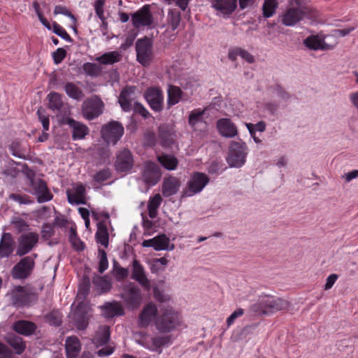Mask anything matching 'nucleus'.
Instances as JSON below:
<instances>
[{
    "label": "nucleus",
    "mask_w": 358,
    "mask_h": 358,
    "mask_svg": "<svg viewBox=\"0 0 358 358\" xmlns=\"http://www.w3.org/2000/svg\"><path fill=\"white\" fill-rule=\"evenodd\" d=\"M111 177V171L108 168L103 169L96 172L94 176L93 179L95 182L98 183H102L109 179Z\"/></svg>",
    "instance_id": "52"
},
{
    "label": "nucleus",
    "mask_w": 358,
    "mask_h": 358,
    "mask_svg": "<svg viewBox=\"0 0 358 358\" xmlns=\"http://www.w3.org/2000/svg\"><path fill=\"white\" fill-rule=\"evenodd\" d=\"M132 266L131 278L137 281L145 289L149 290L151 285L146 276L143 266L136 259L133 261Z\"/></svg>",
    "instance_id": "22"
},
{
    "label": "nucleus",
    "mask_w": 358,
    "mask_h": 358,
    "mask_svg": "<svg viewBox=\"0 0 358 358\" xmlns=\"http://www.w3.org/2000/svg\"><path fill=\"white\" fill-rule=\"evenodd\" d=\"M289 305V302L284 299L264 295L260 296L257 302L251 306L250 310L258 315H270L286 310Z\"/></svg>",
    "instance_id": "2"
},
{
    "label": "nucleus",
    "mask_w": 358,
    "mask_h": 358,
    "mask_svg": "<svg viewBox=\"0 0 358 358\" xmlns=\"http://www.w3.org/2000/svg\"><path fill=\"white\" fill-rule=\"evenodd\" d=\"M139 345L152 352H156L161 354L162 348L167 346L171 343V336H156L151 337L144 334L137 340Z\"/></svg>",
    "instance_id": "5"
},
{
    "label": "nucleus",
    "mask_w": 358,
    "mask_h": 358,
    "mask_svg": "<svg viewBox=\"0 0 358 358\" xmlns=\"http://www.w3.org/2000/svg\"><path fill=\"white\" fill-rule=\"evenodd\" d=\"M180 186V181L175 177H169L165 178L163 184L162 192L164 196L169 197L177 193Z\"/></svg>",
    "instance_id": "32"
},
{
    "label": "nucleus",
    "mask_w": 358,
    "mask_h": 358,
    "mask_svg": "<svg viewBox=\"0 0 358 358\" xmlns=\"http://www.w3.org/2000/svg\"><path fill=\"white\" fill-rule=\"evenodd\" d=\"M136 90V87L134 86H127L122 90L119 96V103L123 110H131Z\"/></svg>",
    "instance_id": "25"
},
{
    "label": "nucleus",
    "mask_w": 358,
    "mask_h": 358,
    "mask_svg": "<svg viewBox=\"0 0 358 358\" xmlns=\"http://www.w3.org/2000/svg\"><path fill=\"white\" fill-rule=\"evenodd\" d=\"M158 162L167 170H175L178 165V159L171 155L162 154L157 156Z\"/></svg>",
    "instance_id": "40"
},
{
    "label": "nucleus",
    "mask_w": 358,
    "mask_h": 358,
    "mask_svg": "<svg viewBox=\"0 0 358 358\" xmlns=\"http://www.w3.org/2000/svg\"><path fill=\"white\" fill-rule=\"evenodd\" d=\"M0 358H13V351L1 342H0Z\"/></svg>",
    "instance_id": "62"
},
{
    "label": "nucleus",
    "mask_w": 358,
    "mask_h": 358,
    "mask_svg": "<svg viewBox=\"0 0 358 358\" xmlns=\"http://www.w3.org/2000/svg\"><path fill=\"white\" fill-rule=\"evenodd\" d=\"M75 325L78 330H84L88 325V315L86 307L83 303H79L74 313Z\"/></svg>",
    "instance_id": "27"
},
{
    "label": "nucleus",
    "mask_w": 358,
    "mask_h": 358,
    "mask_svg": "<svg viewBox=\"0 0 358 358\" xmlns=\"http://www.w3.org/2000/svg\"><path fill=\"white\" fill-rule=\"evenodd\" d=\"M39 235L37 232L29 231L22 234L17 238L16 255L22 257L31 252L38 244Z\"/></svg>",
    "instance_id": "10"
},
{
    "label": "nucleus",
    "mask_w": 358,
    "mask_h": 358,
    "mask_svg": "<svg viewBox=\"0 0 358 358\" xmlns=\"http://www.w3.org/2000/svg\"><path fill=\"white\" fill-rule=\"evenodd\" d=\"M14 227L17 230L18 232L27 231L29 229V225L26 221L20 217L14 219L12 222Z\"/></svg>",
    "instance_id": "54"
},
{
    "label": "nucleus",
    "mask_w": 358,
    "mask_h": 358,
    "mask_svg": "<svg viewBox=\"0 0 358 358\" xmlns=\"http://www.w3.org/2000/svg\"><path fill=\"white\" fill-rule=\"evenodd\" d=\"M66 122L72 130L73 140L83 139L90 132L89 128L85 124L73 118H67Z\"/></svg>",
    "instance_id": "24"
},
{
    "label": "nucleus",
    "mask_w": 358,
    "mask_h": 358,
    "mask_svg": "<svg viewBox=\"0 0 358 358\" xmlns=\"http://www.w3.org/2000/svg\"><path fill=\"white\" fill-rule=\"evenodd\" d=\"M48 107L52 111L66 113L68 108L64 105L61 94L57 92H50L48 95Z\"/></svg>",
    "instance_id": "31"
},
{
    "label": "nucleus",
    "mask_w": 358,
    "mask_h": 358,
    "mask_svg": "<svg viewBox=\"0 0 358 358\" xmlns=\"http://www.w3.org/2000/svg\"><path fill=\"white\" fill-rule=\"evenodd\" d=\"M29 185L31 187L29 192L36 196L39 203L52 200L53 195L49 191L46 182L42 179L29 177Z\"/></svg>",
    "instance_id": "11"
},
{
    "label": "nucleus",
    "mask_w": 358,
    "mask_h": 358,
    "mask_svg": "<svg viewBox=\"0 0 358 358\" xmlns=\"http://www.w3.org/2000/svg\"><path fill=\"white\" fill-rule=\"evenodd\" d=\"M113 269L115 275L118 280L124 279L129 274L128 270L120 266L117 262L114 263Z\"/></svg>",
    "instance_id": "56"
},
{
    "label": "nucleus",
    "mask_w": 358,
    "mask_h": 358,
    "mask_svg": "<svg viewBox=\"0 0 358 358\" xmlns=\"http://www.w3.org/2000/svg\"><path fill=\"white\" fill-rule=\"evenodd\" d=\"M65 348L68 357L75 358L81 350V345L76 336H69L65 341Z\"/></svg>",
    "instance_id": "35"
},
{
    "label": "nucleus",
    "mask_w": 358,
    "mask_h": 358,
    "mask_svg": "<svg viewBox=\"0 0 358 358\" xmlns=\"http://www.w3.org/2000/svg\"><path fill=\"white\" fill-rule=\"evenodd\" d=\"M37 300V294L27 287L18 286L11 293V303L16 307L29 306Z\"/></svg>",
    "instance_id": "4"
},
{
    "label": "nucleus",
    "mask_w": 358,
    "mask_h": 358,
    "mask_svg": "<svg viewBox=\"0 0 358 358\" xmlns=\"http://www.w3.org/2000/svg\"><path fill=\"white\" fill-rule=\"evenodd\" d=\"M213 7L223 15H230L237 6V0H213Z\"/></svg>",
    "instance_id": "30"
},
{
    "label": "nucleus",
    "mask_w": 358,
    "mask_h": 358,
    "mask_svg": "<svg viewBox=\"0 0 358 358\" xmlns=\"http://www.w3.org/2000/svg\"><path fill=\"white\" fill-rule=\"evenodd\" d=\"M38 120L41 122L44 131H48L50 127L49 115L46 113L45 110L39 108L36 112Z\"/></svg>",
    "instance_id": "50"
},
{
    "label": "nucleus",
    "mask_w": 358,
    "mask_h": 358,
    "mask_svg": "<svg viewBox=\"0 0 358 358\" xmlns=\"http://www.w3.org/2000/svg\"><path fill=\"white\" fill-rule=\"evenodd\" d=\"M120 296L126 307L129 310L138 308L142 301L141 289L134 283L127 285L124 288Z\"/></svg>",
    "instance_id": "9"
},
{
    "label": "nucleus",
    "mask_w": 358,
    "mask_h": 358,
    "mask_svg": "<svg viewBox=\"0 0 358 358\" xmlns=\"http://www.w3.org/2000/svg\"><path fill=\"white\" fill-rule=\"evenodd\" d=\"M103 101L98 96H92L83 103L82 114L85 119L92 120L103 113Z\"/></svg>",
    "instance_id": "12"
},
{
    "label": "nucleus",
    "mask_w": 358,
    "mask_h": 358,
    "mask_svg": "<svg viewBox=\"0 0 358 358\" xmlns=\"http://www.w3.org/2000/svg\"><path fill=\"white\" fill-rule=\"evenodd\" d=\"M15 241L10 233L2 234L0 240V258H6L14 251Z\"/></svg>",
    "instance_id": "26"
},
{
    "label": "nucleus",
    "mask_w": 358,
    "mask_h": 358,
    "mask_svg": "<svg viewBox=\"0 0 358 358\" xmlns=\"http://www.w3.org/2000/svg\"><path fill=\"white\" fill-rule=\"evenodd\" d=\"M131 22L134 27H150L154 22L153 16L150 10V6L145 5L137 11L131 15Z\"/></svg>",
    "instance_id": "14"
},
{
    "label": "nucleus",
    "mask_w": 358,
    "mask_h": 358,
    "mask_svg": "<svg viewBox=\"0 0 358 358\" xmlns=\"http://www.w3.org/2000/svg\"><path fill=\"white\" fill-rule=\"evenodd\" d=\"M38 257L37 254H32L20 260L12 269V276L15 279H25L33 271L35 266L34 259Z\"/></svg>",
    "instance_id": "8"
},
{
    "label": "nucleus",
    "mask_w": 358,
    "mask_h": 358,
    "mask_svg": "<svg viewBox=\"0 0 358 358\" xmlns=\"http://www.w3.org/2000/svg\"><path fill=\"white\" fill-rule=\"evenodd\" d=\"M206 110V108H204L203 110L200 108H196L189 113L188 124L192 128L195 129L196 128V126L199 123H202L204 122L203 115L205 114Z\"/></svg>",
    "instance_id": "42"
},
{
    "label": "nucleus",
    "mask_w": 358,
    "mask_h": 358,
    "mask_svg": "<svg viewBox=\"0 0 358 358\" xmlns=\"http://www.w3.org/2000/svg\"><path fill=\"white\" fill-rule=\"evenodd\" d=\"M181 21L180 13L176 10H173L168 13V29H171V31H175L179 27ZM169 29L166 31V33Z\"/></svg>",
    "instance_id": "46"
},
{
    "label": "nucleus",
    "mask_w": 358,
    "mask_h": 358,
    "mask_svg": "<svg viewBox=\"0 0 358 358\" xmlns=\"http://www.w3.org/2000/svg\"><path fill=\"white\" fill-rule=\"evenodd\" d=\"M158 310L156 305L149 303L142 309L138 316V324L141 327H147L150 323L156 320L158 315Z\"/></svg>",
    "instance_id": "19"
},
{
    "label": "nucleus",
    "mask_w": 358,
    "mask_h": 358,
    "mask_svg": "<svg viewBox=\"0 0 358 358\" xmlns=\"http://www.w3.org/2000/svg\"><path fill=\"white\" fill-rule=\"evenodd\" d=\"M103 315L106 318H113L124 314L122 304L118 301L107 302L101 306Z\"/></svg>",
    "instance_id": "29"
},
{
    "label": "nucleus",
    "mask_w": 358,
    "mask_h": 358,
    "mask_svg": "<svg viewBox=\"0 0 358 358\" xmlns=\"http://www.w3.org/2000/svg\"><path fill=\"white\" fill-rule=\"evenodd\" d=\"M167 108H171L173 106L176 105L180 101H187L188 98H185L183 92L177 86L170 85L167 90Z\"/></svg>",
    "instance_id": "28"
},
{
    "label": "nucleus",
    "mask_w": 358,
    "mask_h": 358,
    "mask_svg": "<svg viewBox=\"0 0 358 358\" xmlns=\"http://www.w3.org/2000/svg\"><path fill=\"white\" fill-rule=\"evenodd\" d=\"M170 240L164 234H161L154 237L153 238L145 240L142 245L143 247H152L155 250H173L174 245L169 247Z\"/></svg>",
    "instance_id": "21"
},
{
    "label": "nucleus",
    "mask_w": 358,
    "mask_h": 358,
    "mask_svg": "<svg viewBox=\"0 0 358 358\" xmlns=\"http://www.w3.org/2000/svg\"><path fill=\"white\" fill-rule=\"evenodd\" d=\"M7 343L14 350L16 355H22L26 349V343L19 336L10 335L6 338Z\"/></svg>",
    "instance_id": "36"
},
{
    "label": "nucleus",
    "mask_w": 358,
    "mask_h": 358,
    "mask_svg": "<svg viewBox=\"0 0 358 358\" xmlns=\"http://www.w3.org/2000/svg\"><path fill=\"white\" fill-rule=\"evenodd\" d=\"M10 199L19 203L20 204H31L33 203L29 196L27 195H21L17 194H11L9 196Z\"/></svg>",
    "instance_id": "58"
},
{
    "label": "nucleus",
    "mask_w": 358,
    "mask_h": 358,
    "mask_svg": "<svg viewBox=\"0 0 358 358\" xmlns=\"http://www.w3.org/2000/svg\"><path fill=\"white\" fill-rule=\"evenodd\" d=\"M106 0H96L93 4L96 16L104 23V6Z\"/></svg>",
    "instance_id": "51"
},
{
    "label": "nucleus",
    "mask_w": 358,
    "mask_h": 358,
    "mask_svg": "<svg viewBox=\"0 0 358 358\" xmlns=\"http://www.w3.org/2000/svg\"><path fill=\"white\" fill-rule=\"evenodd\" d=\"M306 13L301 8H289L282 15V23L285 26H294L301 20Z\"/></svg>",
    "instance_id": "23"
},
{
    "label": "nucleus",
    "mask_w": 358,
    "mask_h": 358,
    "mask_svg": "<svg viewBox=\"0 0 358 358\" xmlns=\"http://www.w3.org/2000/svg\"><path fill=\"white\" fill-rule=\"evenodd\" d=\"M85 73L91 77H97L101 75V67L94 63L86 62L83 65Z\"/></svg>",
    "instance_id": "49"
},
{
    "label": "nucleus",
    "mask_w": 358,
    "mask_h": 358,
    "mask_svg": "<svg viewBox=\"0 0 358 358\" xmlns=\"http://www.w3.org/2000/svg\"><path fill=\"white\" fill-rule=\"evenodd\" d=\"M244 314V310L243 308H238L235 311H234L229 317L227 319V324L228 327L232 325L235 320L241 317Z\"/></svg>",
    "instance_id": "60"
},
{
    "label": "nucleus",
    "mask_w": 358,
    "mask_h": 358,
    "mask_svg": "<svg viewBox=\"0 0 358 358\" xmlns=\"http://www.w3.org/2000/svg\"><path fill=\"white\" fill-rule=\"evenodd\" d=\"M159 138L161 145L163 147H171L175 141V135L173 133L167 130L165 127H159Z\"/></svg>",
    "instance_id": "41"
},
{
    "label": "nucleus",
    "mask_w": 358,
    "mask_h": 358,
    "mask_svg": "<svg viewBox=\"0 0 358 358\" xmlns=\"http://www.w3.org/2000/svg\"><path fill=\"white\" fill-rule=\"evenodd\" d=\"M64 89L66 94L73 99L80 101L84 98L85 94L83 90L72 82L66 83Z\"/></svg>",
    "instance_id": "38"
},
{
    "label": "nucleus",
    "mask_w": 358,
    "mask_h": 358,
    "mask_svg": "<svg viewBox=\"0 0 358 358\" xmlns=\"http://www.w3.org/2000/svg\"><path fill=\"white\" fill-rule=\"evenodd\" d=\"M66 196L71 205L86 204V189L81 183L75 184L71 189H67Z\"/></svg>",
    "instance_id": "18"
},
{
    "label": "nucleus",
    "mask_w": 358,
    "mask_h": 358,
    "mask_svg": "<svg viewBox=\"0 0 358 358\" xmlns=\"http://www.w3.org/2000/svg\"><path fill=\"white\" fill-rule=\"evenodd\" d=\"M54 13L55 15L62 14L73 20H76L74 15L65 6L61 5H57L55 7Z\"/></svg>",
    "instance_id": "61"
},
{
    "label": "nucleus",
    "mask_w": 358,
    "mask_h": 358,
    "mask_svg": "<svg viewBox=\"0 0 358 358\" xmlns=\"http://www.w3.org/2000/svg\"><path fill=\"white\" fill-rule=\"evenodd\" d=\"M13 329L17 333L27 336L35 332L36 325L32 322L19 320L13 324Z\"/></svg>",
    "instance_id": "33"
},
{
    "label": "nucleus",
    "mask_w": 358,
    "mask_h": 358,
    "mask_svg": "<svg viewBox=\"0 0 358 358\" xmlns=\"http://www.w3.org/2000/svg\"><path fill=\"white\" fill-rule=\"evenodd\" d=\"M264 108L271 115H275L279 109V103L276 101H269L265 103Z\"/></svg>",
    "instance_id": "64"
},
{
    "label": "nucleus",
    "mask_w": 358,
    "mask_h": 358,
    "mask_svg": "<svg viewBox=\"0 0 358 358\" xmlns=\"http://www.w3.org/2000/svg\"><path fill=\"white\" fill-rule=\"evenodd\" d=\"M124 127L117 121H110L102 126L101 137L108 144L115 145L124 134Z\"/></svg>",
    "instance_id": "6"
},
{
    "label": "nucleus",
    "mask_w": 358,
    "mask_h": 358,
    "mask_svg": "<svg viewBox=\"0 0 358 358\" xmlns=\"http://www.w3.org/2000/svg\"><path fill=\"white\" fill-rule=\"evenodd\" d=\"M63 315L57 310H53L44 316V322L51 326L59 327L62 324Z\"/></svg>",
    "instance_id": "47"
},
{
    "label": "nucleus",
    "mask_w": 358,
    "mask_h": 358,
    "mask_svg": "<svg viewBox=\"0 0 358 358\" xmlns=\"http://www.w3.org/2000/svg\"><path fill=\"white\" fill-rule=\"evenodd\" d=\"M122 59L121 54L117 51L108 52L96 58V61L105 65H111L120 62Z\"/></svg>",
    "instance_id": "39"
},
{
    "label": "nucleus",
    "mask_w": 358,
    "mask_h": 358,
    "mask_svg": "<svg viewBox=\"0 0 358 358\" xmlns=\"http://www.w3.org/2000/svg\"><path fill=\"white\" fill-rule=\"evenodd\" d=\"M278 5L277 0H264L262 6L263 16L266 18L273 16L275 13Z\"/></svg>",
    "instance_id": "48"
},
{
    "label": "nucleus",
    "mask_w": 358,
    "mask_h": 358,
    "mask_svg": "<svg viewBox=\"0 0 358 358\" xmlns=\"http://www.w3.org/2000/svg\"><path fill=\"white\" fill-rule=\"evenodd\" d=\"M53 31L57 36H60L62 38L70 41L71 40V36L66 32V31L57 22L53 23Z\"/></svg>",
    "instance_id": "57"
},
{
    "label": "nucleus",
    "mask_w": 358,
    "mask_h": 358,
    "mask_svg": "<svg viewBox=\"0 0 358 358\" xmlns=\"http://www.w3.org/2000/svg\"><path fill=\"white\" fill-rule=\"evenodd\" d=\"M96 238L98 243H101L104 247L108 245V233L106 224L103 222H99L97 224V231L96 233Z\"/></svg>",
    "instance_id": "45"
},
{
    "label": "nucleus",
    "mask_w": 358,
    "mask_h": 358,
    "mask_svg": "<svg viewBox=\"0 0 358 358\" xmlns=\"http://www.w3.org/2000/svg\"><path fill=\"white\" fill-rule=\"evenodd\" d=\"M216 126L219 134L225 138H231L238 134L236 125L231 119L221 118L217 121Z\"/></svg>",
    "instance_id": "20"
},
{
    "label": "nucleus",
    "mask_w": 358,
    "mask_h": 358,
    "mask_svg": "<svg viewBox=\"0 0 358 358\" xmlns=\"http://www.w3.org/2000/svg\"><path fill=\"white\" fill-rule=\"evenodd\" d=\"M248 148L242 140L231 141L227 162L230 167L240 168L246 162Z\"/></svg>",
    "instance_id": "3"
},
{
    "label": "nucleus",
    "mask_w": 358,
    "mask_h": 358,
    "mask_svg": "<svg viewBox=\"0 0 358 358\" xmlns=\"http://www.w3.org/2000/svg\"><path fill=\"white\" fill-rule=\"evenodd\" d=\"M162 198L159 194L150 198L148 203V215L150 218H155L157 215V210L161 205Z\"/></svg>",
    "instance_id": "43"
},
{
    "label": "nucleus",
    "mask_w": 358,
    "mask_h": 358,
    "mask_svg": "<svg viewBox=\"0 0 358 358\" xmlns=\"http://www.w3.org/2000/svg\"><path fill=\"white\" fill-rule=\"evenodd\" d=\"M181 323L179 313L169 306H161L155 320V328L160 333H169L180 327Z\"/></svg>",
    "instance_id": "1"
},
{
    "label": "nucleus",
    "mask_w": 358,
    "mask_h": 358,
    "mask_svg": "<svg viewBox=\"0 0 358 358\" xmlns=\"http://www.w3.org/2000/svg\"><path fill=\"white\" fill-rule=\"evenodd\" d=\"M134 110L136 113L140 114L144 118H148L150 116L149 111L139 103H135Z\"/></svg>",
    "instance_id": "63"
},
{
    "label": "nucleus",
    "mask_w": 358,
    "mask_h": 358,
    "mask_svg": "<svg viewBox=\"0 0 358 358\" xmlns=\"http://www.w3.org/2000/svg\"><path fill=\"white\" fill-rule=\"evenodd\" d=\"M66 56V52L62 48H57V50L52 53V58L56 64L61 63Z\"/></svg>",
    "instance_id": "59"
},
{
    "label": "nucleus",
    "mask_w": 358,
    "mask_h": 358,
    "mask_svg": "<svg viewBox=\"0 0 358 358\" xmlns=\"http://www.w3.org/2000/svg\"><path fill=\"white\" fill-rule=\"evenodd\" d=\"M144 96L154 111L160 112L163 109L164 96L162 91L159 87H149L145 92Z\"/></svg>",
    "instance_id": "15"
},
{
    "label": "nucleus",
    "mask_w": 358,
    "mask_h": 358,
    "mask_svg": "<svg viewBox=\"0 0 358 358\" xmlns=\"http://www.w3.org/2000/svg\"><path fill=\"white\" fill-rule=\"evenodd\" d=\"M110 338L109 327L104 325L101 326L96 332L94 338V342L99 345H103L108 343Z\"/></svg>",
    "instance_id": "44"
},
{
    "label": "nucleus",
    "mask_w": 358,
    "mask_h": 358,
    "mask_svg": "<svg viewBox=\"0 0 358 358\" xmlns=\"http://www.w3.org/2000/svg\"><path fill=\"white\" fill-rule=\"evenodd\" d=\"M99 255L100 259L99 263V272L100 273H103L108 267L107 255L102 249H99Z\"/></svg>",
    "instance_id": "53"
},
{
    "label": "nucleus",
    "mask_w": 358,
    "mask_h": 358,
    "mask_svg": "<svg viewBox=\"0 0 358 358\" xmlns=\"http://www.w3.org/2000/svg\"><path fill=\"white\" fill-rule=\"evenodd\" d=\"M70 242L71 243L72 246L77 250H83L85 245L83 241L78 237L76 233L74 231H72L70 234Z\"/></svg>",
    "instance_id": "55"
},
{
    "label": "nucleus",
    "mask_w": 358,
    "mask_h": 358,
    "mask_svg": "<svg viewBox=\"0 0 358 358\" xmlns=\"http://www.w3.org/2000/svg\"><path fill=\"white\" fill-rule=\"evenodd\" d=\"M306 47L311 50H331L334 45L327 44L324 40L320 38L317 36H310L304 41Z\"/></svg>",
    "instance_id": "34"
},
{
    "label": "nucleus",
    "mask_w": 358,
    "mask_h": 358,
    "mask_svg": "<svg viewBox=\"0 0 358 358\" xmlns=\"http://www.w3.org/2000/svg\"><path fill=\"white\" fill-rule=\"evenodd\" d=\"M92 283L99 293H105L111 289V282L107 276L95 275Z\"/></svg>",
    "instance_id": "37"
},
{
    "label": "nucleus",
    "mask_w": 358,
    "mask_h": 358,
    "mask_svg": "<svg viewBox=\"0 0 358 358\" xmlns=\"http://www.w3.org/2000/svg\"><path fill=\"white\" fill-rule=\"evenodd\" d=\"M134 166V158L131 151L124 149L116 155L115 168L118 172L127 173Z\"/></svg>",
    "instance_id": "16"
},
{
    "label": "nucleus",
    "mask_w": 358,
    "mask_h": 358,
    "mask_svg": "<svg viewBox=\"0 0 358 358\" xmlns=\"http://www.w3.org/2000/svg\"><path fill=\"white\" fill-rule=\"evenodd\" d=\"M160 168L157 164L151 162L144 164L142 178L143 181L150 185H156L161 178Z\"/></svg>",
    "instance_id": "17"
},
{
    "label": "nucleus",
    "mask_w": 358,
    "mask_h": 358,
    "mask_svg": "<svg viewBox=\"0 0 358 358\" xmlns=\"http://www.w3.org/2000/svg\"><path fill=\"white\" fill-rule=\"evenodd\" d=\"M208 177L203 173H195L187 183V187L183 190L182 197L192 196L200 192L208 183Z\"/></svg>",
    "instance_id": "13"
},
{
    "label": "nucleus",
    "mask_w": 358,
    "mask_h": 358,
    "mask_svg": "<svg viewBox=\"0 0 358 358\" xmlns=\"http://www.w3.org/2000/svg\"><path fill=\"white\" fill-rule=\"evenodd\" d=\"M136 59L143 66L150 64L153 58L152 43L148 37L138 39L136 43Z\"/></svg>",
    "instance_id": "7"
}]
</instances>
